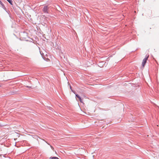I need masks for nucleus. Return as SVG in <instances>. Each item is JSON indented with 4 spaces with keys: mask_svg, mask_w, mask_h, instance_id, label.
Masks as SVG:
<instances>
[{
    "mask_svg": "<svg viewBox=\"0 0 159 159\" xmlns=\"http://www.w3.org/2000/svg\"><path fill=\"white\" fill-rule=\"evenodd\" d=\"M48 6H46L44 7L42 9L43 11V12L44 13L48 14L49 12L48 11Z\"/></svg>",
    "mask_w": 159,
    "mask_h": 159,
    "instance_id": "1",
    "label": "nucleus"
},
{
    "mask_svg": "<svg viewBox=\"0 0 159 159\" xmlns=\"http://www.w3.org/2000/svg\"><path fill=\"white\" fill-rule=\"evenodd\" d=\"M149 57V55L147 56L146 55L145 56V58L143 59L142 63V65L143 66H144V65L146 63L147 61V60L148 58Z\"/></svg>",
    "mask_w": 159,
    "mask_h": 159,
    "instance_id": "2",
    "label": "nucleus"
},
{
    "mask_svg": "<svg viewBox=\"0 0 159 159\" xmlns=\"http://www.w3.org/2000/svg\"><path fill=\"white\" fill-rule=\"evenodd\" d=\"M75 96H76V97L78 98L79 99L80 102H81V103L83 102L82 101V99L81 98V97L79 95H78L77 94H75Z\"/></svg>",
    "mask_w": 159,
    "mask_h": 159,
    "instance_id": "3",
    "label": "nucleus"
},
{
    "mask_svg": "<svg viewBox=\"0 0 159 159\" xmlns=\"http://www.w3.org/2000/svg\"><path fill=\"white\" fill-rule=\"evenodd\" d=\"M7 1L11 5H13V2L12 0H7Z\"/></svg>",
    "mask_w": 159,
    "mask_h": 159,
    "instance_id": "4",
    "label": "nucleus"
},
{
    "mask_svg": "<svg viewBox=\"0 0 159 159\" xmlns=\"http://www.w3.org/2000/svg\"><path fill=\"white\" fill-rule=\"evenodd\" d=\"M51 159H59V158L57 157H51L50 158Z\"/></svg>",
    "mask_w": 159,
    "mask_h": 159,
    "instance_id": "5",
    "label": "nucleus"
},
{
    "mask_svg": "<svg viewBox=\"0 0 159 159\" xmlns=\"http://www.w3.org/2000/svg\"><path fill=\"white\" fill-rule=\"evenodd\" d=\"M0 4L2 5V7H3V8H5V6L4 5V4L1 1L0 2Z\"/></svg>",
    "mask_w": 159,
    "mask_h": 159,
    "instance_id": "6",
    "label": "nucleus"
},
{
    "mask_svg": "<svg viewBox=\"0 0 159 159\" xmlns=\"http://www.w3.org/2000/svg\"><path fill=\"white\" fill-rule=\"evenodd\" d=\"M26 87L28 88H31V89H32V87H31V86H26Z\"/></svg>",
    "mask_w": 159,
    "mask_h": 159,
    "instance_id": "7",
    "label": "nucleus"
},
{
    "mask_svg": "<svg viewBox=\"0 0 159 159\" xmlns=\"http://www.w3.org/2000/svg\"><path fill=\"white\" fill-rule=\"evenodd\" d=\"M70 89L73 92V91L72 90V89H71V86H70Z\"/></svg>",
    "mask_w": 159,
    "mask_h": 159,
    "instance_id": "8",
    "label": "nucleus"
},
{
    "mask_svg": "<svg viewBox=\"0 0 159 159\" xmlns=\"http://www.w3.org/2000/svg\"><path fill=\"white\" fill-rule=\"evenodd\" d=\"M70 89L73 92V91L72 90V89H71V86H70Z\"/></svg>",
    "mask_w": 159,
    "mask_h": 159,
    "instance_id": "9",
    "label": "nucleus"
},
{
    "mask_svg": "<svg viewBox=\"0 0 159 159\" xmlns=\"http://www.w3.org/2000/svg\"><path fill=\"white\" fill-rule=\"evenodd\" d=\"M51 148H53V147H52V146H51Z\"/></svg>",
    "mask_w": 159,
    "mask_h": 159,
    "instance_id": "10",
    "label": "nucleus"
},
{
    "mask_svg": "<svg viewBox=\"0 0 159 159\" xmlns=\"http://www.w3.org/2000/svg\"><path fill=\"white\" fill-rule=\"evenodd\" d=\"M2 125H1V124H0V126H2Z\"/></svg>",
    "mask_w": 159,
    "mask_h": 159,
    "instance_id": "11",
    "label": "nucleus"
},
{
    "mask_svg": "<svg viewBox=\"0 0 159 159\" xmlns=\"http://www.w3.org/2000/svg\"><path fill=\"white\" fill-rule=\"evenodd\" d=\"M1 155V156H2V155Z\"/></svg>",
    "mask_w": 159,
    "mask_h": 159,
    "instance_id": "12",
    "label": "nucleus"
}]
</instances>
